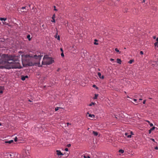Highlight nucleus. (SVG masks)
I'll return each instance as SVG.
<instances>
[{"instance_id": "f257e3e1", "label": "nucleus", "mask_w": 158, "mask_h": 158, "mask_svg": "<svg viewBox=\"0 0 158 158\" xmlns=\"http://www.w3.org/2000/svg\"><path fill=\"white\" fill-rule=\"evenodd\" d=\"M4 67L6 69H19L21 68V66L18 60H14V58L8 60L4 65Z\"/></svg>"}, {"instance_id": "f03ea898", "label": "nucleus", "mask_w": 158, "mask_h": 158, "mask_svg": "<svg viewBox=\"0 0 158 158\" xmlns=\"http://www.w3.org/2000/svg\"><path fill=\"white\" fill-rule=\"evenodd\" d=\"M43 56V55H41V53H39L33 56V57H30V60H31L30 62L28 63V64L29 66H33L35 65L36 63L33 61L34 59L38 60H40L41 57Z\"/></svg>"}, {"instance_id": "7ed1b4c3", "label": "nucleus", "mask_w": 158, "mask_h": 158, "mask_svg": "<svg viewBox=\"0 0 158 158\" xmlns=\"http://www.w3.org/2000/svg\"><path fill=\"white\" fill-rule=\"evenodd\" d=\"M53 61L51 58L48 57L47 55H45L43 58L42 64L46 65H49L52 64Z\"/></svg>"}, {"instance_id": "20e7f679", "label": "nucleus", "mask_w": 158, "mask_h": 158, "mask_svg": "<svg viewBox=\"0 0 158 158\" xmlns=\"http://www.w3.org/2000/svg\"><path fill=\"white\" fill-rule=\"evenodd\" d=\"M56 154L58 156L63 155V154L60 150H57L56 151Z\"/></svg>"}, {"instance_id": "39448f33", "label": "nucleus", "mask_w": 158, "mask_h": 158, "mask_svg": "<svg viewBox=\"0 0 158 158\" xmlns=\"http://www.w3.org/2000/svg\"><path fill=\"white\" fill-rule=\"evenodd\" d=\"M124 135L125 136H127L128 138H131V135H128L127 133H125Z\"/></svg>"}, {"instance_id": "423d86ee", "label": "nucleus", "mask_w": 158, "mask_h": 158, "mask_svg": "<svg viewBox=\"0 0 158 158\" xmlns=\"http://www.w3.org/2000/svg\"><path fill=\"white\" fill-rule=\"evenodd\" d=\"M55 14H54L53 15L52 17V20L51 21L52 22L55 23Z\"/></svg>"}, {"instance_id": "0eeeda50", "label": "nucleus", "mask_w": 158, "mask_h": 158, "mask_svg": "<svg viewBox=\"0 0 158 158\" xmlns=\"http://www.w3.org/2000/svg\"><path fill=\"white\" fill-rule=\"evenodd\" d=\"M14 142L13 140H10L8 141H5V143H8L9 144H10L13 143Z\"/></svg>"}, {"instance_id": "6e6552de", "label": "nucleus", "mask_w": 158, "mask_h": 158, "mask_svg": "<svg viewBox=\"0 0 158 158\" xmlns=\"http://www.w3.org/2000/svg\"><path fill=\"white\" fill-rule=\"evenodd\" d=\"M155 128V127H153L152 128H151L150 129L149 131V133L150 134L151 133V132L152 131L154 130Z\"/></svg>"}, {"instance_id": "1a4fd4ad", "label": "nucleus", "mask_w": 158, "mask_h": 158, "mask_svg": "<svg viewBox=\"0 0 158 158\" xmlns=\"http://www.w3.org/2000/svg\"><path fill=\"white\" fill-rule=\"evenodd\" d=\"M28 78V76H22L21 79L23 81H24L25 80L26 78Z\"/></svg>"}, {"instance_id": "9d476101", "label": "nucleus", "mask_w": 158, "mask_h": 158, "mask_svg": "<svg viewBox=\"0 0 158 158\" xmlns=\"http://www.w3.org/2000/svg\"><path fill=\"white\" fill-rule=\"evenodd\" d=\"M93 134L96 136H97L98 135V133L97 132L95 131H93Z\"/></svg>"}, {"instance_id": "9b49d317", "label": "nucleus", "mask_w": 158, "mask_h": 158, "mask_svg": "<svg viewBox=\"0 0 158 158\" xmlns=\"http://www.w3.org/2000/svg\"><path fill=\"white\" fill-rule=\"evenodd\" d=\"M117 62L119 64H121V63L122 61H121V59L118 58V59H117Z\"/></svg>"}, {"instance_id": "f8f14e48", "label": "nucleus", "mask_w": 158, "mask_h": 158, "mask_svg": "<svg viewBox=\"0 0 158 158\" xmlns=\"http://www.w3.org/2000/svg\"><path fill=\"white\" fill-rule=\"evenodd\" d=\"M6 18H0V20L1 21H3V20H4V21L6 20Z\"/></svg>"}, {"instance_id": "ddd939ff", "label": "nucleus", "mask_w": 158, "mask_h": 158, "mask_svg": "<svg viewBox=\"0 0 158 158\" xmlns=\"http://www.w3.org/2000/svg\"><path fill=\"white\" fill-rule=\"evenodd\" d=\"M89 116L92 118H94V115L93 114H89Z\"/></svg>"}, {"instance_id": "4468645a", "label": "nucleus", "mask_w": 158, "mask_h": 158, "mask_svg": "<svg viewBox=\"0 0 158 158\" xmlns=\"http://www.w3.org/2000/svg\"><path fill=\"white\" fill-rule=\"evenodd\" d=\"M2 87L1 86H0V94L3 93V91L2 90Z\"/></svg>"}, {"instance_id": "2eb2a0df", "label": "nucleus", "mask_w": 158, "mask_h": 158, "mask_svg": "<svg viewBox=\"0 0 158 158\" xmlns=\"http://www.w3.org/2000/svg\"><path fill=\"white\" fill-rule=\"evenodd\" d=\"M27 38L29 40H31V38H30V35H27Z\"/></svg>"}, {"instance_id": "dca6fc26", "label": "nucleus", "mask_w": 158, "mask_h": 158, "mask_svg": "<svg viewBox=\"0 0 158 158\" xmlns=\"http://www.w3.org/2000/svg\"><path fill=\"white\" fill-rule=\"evenodd\" d=\"M119 152L122 153H123L124 152V151L122 149H120L119 150Z\"/></svg>"}, {"instance_id": "f3484780", "label": "nucleus", "mask_w": 158, "mask_h": 158, "mask_svg": "<svg viewBox=\"0 0 158 158\" xmlns=\"http://www.w3.org/2000/svg\"><path fill=\"white\" fill-rule=\"evenodd\" d=\"M98 95L97 94H95L94 95V99H96L98 97Z\"/></svg>"}, {"instance_id": "a211bd4d", "label": "nucleus", "mask_w": 158, "mask_h": 158, "mask_svg": "<svg viewBox=\"0 0 158 158\" xmlns=\"http://www.w3.org/2000/svg\"><path fill=\"white\" fill-rule=\"evenodd\" d=\"M98 75L100 78H101V74L100 73L98 72Z\"/></svg>"}, {"instance_id": "6ab92c4d", "label": "nucleus", "mask_w": 158, "mask_h": 158, "mask_svg": "<svg viewBox=\"0 0 158 158\" xmlns=\"http://www.w3.org/2000/svg\"><path fill=\"white\" fill-rule=\"evenodd\" d=\"M154 45H155V46H157V47H158V42H155L154 44Z\"/></svg>"}, {"instance_id": "aec40b11", "label": "nucleus", "mask_w": 158, "mask_h": 158, "mask_svg": "<svg viewBox=\"0 0 158 158\" xmlns=\"http://www.w3.org/2000/svg\"><path fill=\"white\" fill-rule=\"evenodd\" d=\"M95 104V103L92 102L91 103H90L89 104V106H91L93 105H94Z\"/></svg>"}, {"instance_id": "412c9836", "label": "nucleus", "mask_w": 158, "mask_h": 158, "mask_svg": "<svg viewBox=\"0 0 158 158\" xmlns=\"http://www.w3.org/2000/svg\"><path fill=\"white\" fill-rule=\"evenodd\" d=\"M60 108V107H56L55 108V111H57L59 109V108Z\"/></svg>"}, {"instance_id": "4be33fe9", "label": "nucleus", "mask_w": 158, "mask_h": 158, "mask_svg": "<svg viewBox=\"0 0 158 158\" xmlns=\"http://www.w3.org/2000/svg\"><path fill=\"white\" fill-rule=\"evenodd\" d=\"M115 51L117 52H119V50L117 48L115 49Z\"/></svg>"}, {"instance_id": "5701e85b", "label": "nucleus", "mask_w": 158, "mask_h": 158, "mask_svg": "<svg viewBox=\"0 0 158 158\" xmlns=\"http://www.w3.org/2000/svg\"><path fill=\"white\" fill-rule=\"evenodd\" d=\"M133 61V60H130L129 61V63H130V64H131L132 62Z\"/></svg>"}, {"instance_id": "b1692460", "label": "nucleus", "mask_w": 158, "mask_h": 158, "mask_svg": "<svg viewBox=\"0 0 158 158\" xmlns=\"http://www.w3.org/2000/svg\"><path fill=\"white\" fill-rule=\"evenodd\" d=\"M14 140L15 142H16L17 140V137H16L15 139H14Z\"/></svg>"}, {"instance_id": "393cba45", "label": "nucleus", "mask_w": 158, "mask_h": 158, "mask_svg": "<svg viewBox=\"0 0 158 158\" xmlns=\"http://www.w3.org/2000/svg\"><path fill=\"white\" fill-rule=\"evenodd\" d=\"M71 146V145L70 144H69L67 145L66 146L68 147H69Z\"/></svg>"}, {"instance_id": "a878e982", "label": "nucleus", "mask_w": 158, "mask_h": 158, "mask_svg": "<svg viewBox=\"0 0 158 158\" xmlns=\"http://www.w3.org/2000/svg\"><path fill=\"white\" fill-rule=\"evenodd\" d=\"M61 56L62 57H64V53H63V52H62L61 54Z\"/></svg>"}, {"instance_id": "bb28decb", "label": "nucleus", "mask_w": 158, "mask_h": 158, "mask_svg": "<svg viewBox=\"0 0 158 158\" xmlns=\"http://www.w3.org/2000/svg\"><path fill=\"white\" fill-rule=\"evenodd\" d=\"M149 124L150 125L151 127H152L153 126V125L152 123H150Z\"/></svg>"}, {"instance_id": "cd10ccee", "label": "nucleus", "mask_w": 158, "mask_h": 158, "mask_svg": "<svg viewBox=\"0 0 158 158\" xmlns=\"http://www.w3.org/2000/svg\"><path fill=\"white\" fill-rule=\"evenodd\" d=\"M54 10H55V11H57V10L56 9V6H54Z\"/></svg>"}, {"instance_id": "c85d7f7f", "label": "nucleus", "mask_w": 158, "mask_h": 158, "mask_svg": "<svg viewBox=\"0 0 158 158\" xmlns=\"http://www.w3.org/2000/svg\"><path fill=\"white\" fill-rule=\"evenodd\" d=\"M25 8H26V6H24V7H22L21 8V9H23H23H25Z\"/></svg>"}, {"instance_id": "c756f323", "label": "nucleus", "mask_w": 158, "mask_h": 158, "mask_svg": "<svg viewBox=\"0 0 158 158\" xmlns=\"http://www.w3.org/2000/svg\"><path fill=\"white\" fill-rule=\"evenodd\" d=\"M150 139L151 140H152V141H153V142H155V140L154 139L151 138Z\"/></svg>"}, {"instance_id": "7c9ffc66", "label": "nucleus", "mask_w": 158, "mask_h": 158, "mask_svg": "<svg viewBox=\"0 0 158 158\" xmlns=\"http://www.w3.org/2000/svg\"><path fill=\"white\" fill-rule=\"evenodd\" d=\"M57 39L58 40H60V36L59 35L58 36L57 38Z\"/></svg>"}, {"instance_id": "2f4dec72", "label": "nucleus", "mask_w": 158, "mask_h": 158, "mask_svg": "<svg viewBox=\"0 0 158 158\" xmlns=\"http://www.w3.org/2000/svg\"><path fill=\"white\" fill-rule=\"evenodd\" d=\"M140 54L141 55H143V52L142 51H141L140 52Z\"/></svg>"}, {"instance_id": "473e14b6", "label": "nucleus", "mask_w": 158, "mask_h": 158, "mask_svg": "<svg viewBox=\"0 0 158 158\" xmlns=\"http://www.w3.org/2000/svg\"><path fill=\"white\" fill-rule=\"evenodd\" d=\"M100 78L102 79H103L104 78V76H102Z\"/></svg>"}, {"instance_id": "72a5a7b5", "label": "nucleus", "mask_w": 158, "mask_h": 158, "mask_svg": "<svg viewBox=\"0 0 158 158\" xmlns=\"http://www.w3.org/2000/svg\"><path fill=\"white\" fill-rule=\"evenodd\" d=\"M94 44H95V45H98V43H96V42H95L94 43Z\"/></svg>"}, {"instance_id": "f704fd0d", "label": "nucleus", "mask_w": 158, "mask_h": 158, "mask_svg": "<svg viewBox=\"0 0 158 158\" xmlns=\"http://www.w3.org/2000/svg\"><path fill=\"white\" fill-rule=\"evenodd\" d=\"M65 150L66 151H68V148H66L65 149Z\"/></svg>"}, {"instance_id": "c9c22d12", "label": "nucleus", "mask_w": 158, "mask_h": 158, "mask_svg": "<svg viewBox=\"0 0 158 158\" xmlns=\"http://www.w3.org/2000/svg\"><path fill=\"white\" fill-rule=\"evenodd\" d=\"M145 102H146V100H144L143 101V104H145Z\"/></svg>"}, {"instance_id": "e433bc0d", "label": "nucleus", "mask_w": 158, "mask_h": 158, "mask_svg": "<svg viewBox=\"0 0 158 158\" xmlns=\"http://www.w3.org/2000/svg\"><path fill=\"white\" fill-rule=\"evenodd\" d=\"M110 60L111 61H113L114 60L113 59H112V58H111L110 59Z\"/></svg>"}, {"instance_id": "4c0bfd02", "label": "nucleus", "mask_w": 158, "mask_h": 158, "mask_svg": "<svg viewBox=\"0 0 158 158\" xmlns=\"http://www.w3.org/2000/svg\"><path fill=\"white\" fill-rule=\"evenodd\" d=\"M155 149L156 150H157L158 149V148L157 147H156L155 148Z\"/></svg>"}, {"instance_id": "58836bf2", "label": "nucleus", "mask_w": 158, "mask_h": 158, "mask_svg": "<svg viewBox=\"0 0 158 158\" xmlns=\"http://www.w3.org/2000/svg\"><path fill=\"white\" fill-rule=\"evenodd\" d=\"M146 122H147L149 124L150 123V121H149L148 120H146Z\"/></svg>"}, {"instance_id": "ea45409f", "label": "nucleus", "mask_w": 158, "mask_h": 158, "mask_svg": "<svg viewBox=\"0 0 158 158\" xmlns=\"http://www.w3.org/2000/svg\"><path fill=\"white\" fill-rule=\"evenodd\" d=\"M83 157H84V158H87V156H86L85 155H84V156H83Z\"/></svg>"}, {"instance_id": "a19ab883", "label": "nucleus", "mask_w": 158, "mask_h": 158, "mask_svg": "<svg viewBox=\"0 0 158 158\" xmlns=\"http://www.w3.org/2000/svg\"><path fill=\"white\" fill-rule=\"evenodd\" d=\"M156 40L157 41L156 42H158V37L156 38Z\"/></svg>"}, {"instance_id": "79ce46f5", "label": "nucleus", "mask_w": 158, "mask_h": 158, "mask_svg": "<svg viewBox=\"0 0 158 158\" xmlns=\"http://www.w3.org/2000/svg\"><path fill=\"white\" fill-rule=\"evenodd\" d=\"M87 158H90V157L89 156H87Z\"/></svg>"}, {"instance_id": "37998d69", "label": "nucleus", "mask_w": 158, "mask_h": 158, "mask_svg": "<svg viewBox=\"0 0 158 158\" xmlns=\"http://www.w3.org/2000/svg\"><path fill=\"white\" fill-rule=\"evenodd\" d=\"M93 87H96V85H93Z\"/></svg>"}, {"instance_id": "c03bdc74", "label": "nucleus", "mask_w": 158, "mask_h": 158, "mask_svg": "<svg viewBox=\"0 0 158 158\" xmlns=\"http://www.w3.org/2000/svg\"><path fill=\"white\" fill-rule=\"evenodd\" d=\"M60 50L61 52H63V50L62 49V48H60Z\"/></svg>"}, {"instance_id": "a18cd8bd", "label": "nucleus", "mask_w": 158, "mask_h": 158, "mask_svg": "<svg viewBox=\"0 0 158 158\" xmlns=\"http://www.w3.org/2000/svg\"><path fill=\"white\" fill-rule=\"evenodd\" d=\"M3 24H6V22H3Z\"/></svg>"}, {"instance_id": "49530a36", "label": "nucleus", "mask_w": 158, "mask_h": 158, "mask_svg": "<svg viewBox=\"0 0 158 158\" xmlns=\"http://www.w3.org/2000/svg\"><path fill=\"white\" fill-rule=\"evenodd\" d=\"M134 101H135V102L137 101V100L136 99H134Z\"/></svg>"}, {"instance_id": "de8ad7c7", "label": "nucleus", "mask_w": 158, "mask_h": 158, "mask_svg": "<svg viewBox=\"0 0 158 158\" xmlns=\"http://www.w3.org/2000/svg\"><path fill=\"white\" fill-rule=\"evenodd\" d=\"M145 0H143V1L142 2H145Z\"/></svg>"}, {"instance_id": "09e8293b", "label": "nucleus", "mask_w": 158, "mask_h": 158, "mask_svg": "<svg viewBox=\"0 0 158 158\" xmlns=\"http://www.w3.org/2000/svg\"><path fill=\"white\" fill-rule=\"evenodd\" d=\"M94 41H95V42H96V41H97V40L95 39Z\"/></svg>"}, {"instance_id": "8fccbe9b", "label": "nucleus", "mask_w": 158, "mask_h": 158, "mask_svg": "<svg viewBox=\"0 0 158 158\" xmlns=\"http://www.w3.org/2000/svg\"><path fill=\"white\" fill-rule=\"evenodd\" d=\"M156 38V37L155 36H154L153 37V38L154 39H155Z\"/></svg>"}, {"instance_id": "3c124183", "label": "nucleus", "mask_w": 158, "mask_h": 158, "mask_svg": "<svg viewBox=\"0 0 158 158\" xmlns=\"http://www.w3.org/2000/svg\"><path fill=\"white\" fill-rule=\"evenodd\" d=\"M139 100H142V99H141V98H140V99H139Z\"/></svg>"}, {"instance_id": "603ef678", "label": "nucleus", "mask_w": 158, "mask_h": 158, "mask_svg": "<svg viewBox=\"0 0 158 158\" xmlns=\"http://www.w3.org/2000/svg\"><path fill=\"white\" fill-rule=\"evenodd\" d=\"M55 38L57 37V35H55Z\"/></svg>"}, {"instance_id": "864d4df0", "label": "nucleus", "mask_w": 158, "mask_h": 158, "mask_svg": "<svg viewBox=\"0 0 158 158\" xmlns=\"http://www.w3.org/2000/svg\"><path fill=\"white\" fill-rule=\"evenodd\" d=\"M9 155L10 156H12V155L11 154H10Z\"/></svg>"}, {"instance_id": "5fc2aeb1", "label": "nucleus", "mask_w": 158, "mask_h": 158, "mask_svg": "<svg viewBox=\"0 0 158 158\" xmlns=\"http://www.w3.org/2000/svg\"><path fill=\"white\" fill-rule=\"evenodd\" d=\"M2 125L1 123H0V125L1 126Z\"/></svg>"}, {"instance_id": "6e6d98bb", "label": "nucleus", "mask_w": 158, "mask_h": 158, "mask_svg": "<svg viewBox=\"0 0 158 158\" xmlns=\"http://www.w3.org/2000/svg\"><path fill=\"white\" fill-rule=\"evenodd\" d=\"M29 102H31V101L30 100H29Z\"/></svg>"}, {"instance_id": "4d7b16f0", "label": "nucleus", "mask_w": 158, "mask_h": 158, "mask_svg": "<svg viewBox=\"0 0 158 158\" xmlns=\"http://www.w3.org/2000/svg\"><path fill=\"white\" fill-rule=\"evenodd\" d=\"M96 89H98V87H96Z\"/></svg>"}, {"instance_id": "13d9d810", "label": "nucleus", "mask_w": 158, "mask_h": 158, "mask_svg": "<svg viewBox=\"0 0 158 158\" xmlns=\"http://www.w3.org/2000/svg\"><path fill=\"white\" fill-rule=\"evenodd\" d=\"M115 117L116 118H117V117Z\"/></svg>"}, {"instance_id": "bf43d9fd", "label": "nucleus", "mask_w": 158, "mask_h": 158, "mask_svg": "<svg viewBox=\"0 0 158 158\" xmlns=\"http://www.w3.org/2000/svg\"><path fill=\"white\" fill-rule=\"evenodd\" d=\"M1 56V54H0V56Z\"/></svg>"}]
</instances>
